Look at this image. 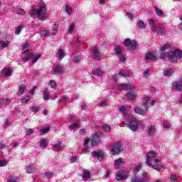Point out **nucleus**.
Wrapping results in <instances>:
<instances>
[{
	"instance_id": "nucleus-1",
	"label": "nucleus",
	"mask_w": 182,
	"mask_h": 182,
	"mask_svg": "<svg viewBox=\"0 0 182 182\" xmlns=\"http://www.w3.org/2000/svg\"><path fill=\"white\" fill-rule=\"evenodd\" d=\"M31 18H39L41 21H43L48 18V9L45 2L41 1L38 6V9H34L30 11Z\"/></svg>"
},
{
	"instance_id": "nucleus-2",
	"label": "nucleus",
	"mask_w": 182,
	"mask_h": 182,
	"mask_svg": "<svg viewBox=\"0 0 182 182\" xmlns=\"http://www.w3.org/2000/svg\"><path fill=\"white\" fill-rule=\"evenodd\" d=\"M168 60L171 63H178L180 59H182V50L176 49L174 51L168 53Z\"/></svg>"
},
{
	"instance_id": "nucleus-3",
	"label": "nucleus",
	"mask_w": 182,
	"mask_h": 182,
	"mask_svg": "<svg viewBox=\"0 0 182 182\" xmlns=\"http://www.w3.org/2000/svg\"><path fill=\"white\" fill-rule=\"evenodd\" d=\"M124 46L129 48L130 50H134L136 48H137V41H136V40L127 38L124 40Z\"/></svg>"
},
{
	"instance_id": "nucleus-4",
	"label": "nucleus",
	"mask_w": 182,
	"mask_h": 182,
	"mask_svg": "<svg viewBox=\"0 0 182 182\" xmlns=\"http://www.w3.org/2000/svg\"><path fill=\"white\" fill-rule=\"evenodd\" d=\"M157 154L154 151H149L146 154V164L149 166V167H151V161H153L154 159H156Z\"/></svg>"
},
{
	"instance_id": "nucleus-5",
	"label": "nucleus",
	"mask_w": 182,
	"mask_h": 182,
	"mask_svg": "<svg viewBox=\"0 0 182 182\" xmlns=\"http://www.w3.org/2000/svg\"><path fill=\"white\" fill-rule=\"evenodd\" d=\"M120 151H122V143L117 142L114 144V146L111 149V154L112 156H116V154H119Z\"/></svg>"
},
{
	"instance_id": "nucleus-6",
	"label": "nucleus",
	"mask_w": 182,
	"mask_h": 182,
	"mask_svg": "<svg viewBox=\"0 0 182 182\" xmlns=\"http://www.w3.org/2000/svg\"><path fill=\"white\" fill-rule=\"evenodd\" d=\"M90 141L92 147L97 146V144H100V134L97 133L93 134L91 137Z\"/></svg>"
},
{
	"instance_id": "nucleus-7",
	"label": "nucleus",
	"mask_w": 182,
	"mask_h": 182,
	"mask_svg": "<svg viewBox=\"0 0 182 182\" xmlns=\"http://www.w3.org/2000/svg\"><path fill=\"white\" fill-rule=\"evenodd\" d=\"M129 129L132 132H136L139 129V122L136 120H129Z\"/></svg>"
},
{
	"instance_id": "nucleus-8",
	"label": "nucleus",
	"mask_w": 182,
	"mask_h": 182,
	"mask_svg": "<svg viewBox=\"0 0 182 182\" xmlns=\"http://www.w3.org/2000/svg\"><path fill=\"white\" fill-rule=\"evenodd\" d=\"M174 90H177L178 92L182 91V79L176 80L172 85Z\"/></svg>"
},
{
	"instance_id": "nucleus-9",
	"label": "nucleus",
	"mask_w": 182,
	"mask_h": 182,
	"mask_svg": "<svg viewBox=\"0 0 182 182\" xmlns=\"http://www.w3.org/2000/svg\"><path fill=\"white\" fill-rule=\"evenodd\" d=\"M92 56L93 59L95 60H100V51H99V48L97 47H94L92 49Z\"/></svg>"
},
{
	"instance_id": "nucleus-10",
	"label": "nucleus",
	"mask_w": 182,
	"mask_h": 182,
	"mask_svg": "<svg viewBox=\"0 0 182 182\" xmlns=\"http://www.w3.org/2000/svg\"><path fill=\"white\" fill-rule=\"evenodd\" d=\"M127 178V175L124 173V171L118 172L116 174V180H117L118 181H122L123 180H126Z\"/></svg>"
},
{
	"instance_id": "nucleus-11",
	"label": "nucleus",
	"mask_w": 182,
	"mask_h": 182,
	"mask_svg": "<svg viewBox=\"0 0 182 182\" xmlns=\"http://www.w3.org/2000/svg\"><path fill=\"white\" fill-rule=\"evenodd\" d=\"M145 59L146 60H156L157 59V55H156V52L148 53L145 56Z\"/></svg>"
},
{
	"instance_id": "nucleus-12",
	"label": "nucleus",
	"mask_w": 182,
	"mask_h": 182,
	"mask_svg": "<svg viewBox=\"0 0 182 182\" xmlns=\"http://www.w3.org/2000/svg\"><path fill=\"white\" fill-rule=\"evenodd\" d=\"M92 157H97V160H100V161H102L103 160V152L102 151H92Z\"/></svg>"
},
{
	"instance_id": "nucleus-13",
	"label": "nucleus",
	"mask_w": 182,
	"mask_h": 182,
	"mask_svg": "<svg viewBox=\"0 0 182 182\" xmlns=\"http://www.w3.org/2000/svg\"><path fill=\"white\" fill-rule=\"evenodd\" d=\"M54 73H62L63 72V67L60 64H57L53 67Z\"/></svg>"
},
{
	"instance_id": "nucleus-14",
	"label": "nucleus",
	"mask_w": 182,
	"mask_h": 182,
	"mask_svg": "<svg viewBox=\"0 0 182 182\" xmlns=\"http://www.w3.org/2000/svg\"><path fill=\"white\" fill-rule=\"evenodd\" d=\"M92 75L97 76V77H102V76H105V72L100 69H95L92 70Z\"/></svg>"
},
{
	"instance_id": "nucleus-15",
	"label": "nucleus",
	"mask_w": 182,
	"mask_h": 182,
	"mask_svg": "<svg viewBox=\"0 0 182 182\" xmlns=\"http://www.w3.org/2000/svg\"><path fill=\"white\" fill-rule=\"evenodd\" d=\"M56 56H57V58H58V59L60 60H62V59H63V58H65L66 56V53H65V50H63V49L58 50Z\"/></svg>"
},
{
	"instance_id": "nucleus-16",
	"label": "nucleus",
	"mask_w": 182,
	"mask_h": 182,
	"mask_svg": "<svg viewBox=\"0 0 182 182\" xmlns=\"http://www.w3.org/2000/svg\"><path fill=\"white\" fill-rule=\"evenodd\" d=\"M146 132L149 136H154V134L156 133V127L153 125H150L148 127Z\"/></svg>"
},
{
	"instance_id": "nucleus-17",
	"label": "nucleus",
	"mask_w": 182,
	"mask_h": 182,
	"mask_svg": "<svg viewBox=\"0 0 182 182\" xmlns=\"http://www.w3.org/2000/svg\"><path fill=\"white\" fill-rule=\"evenodd\" d=\"M132 87H133V85L132 84L123 83L119 85V90H130Z\"/></svg>"
},
{
	"instance_id": "nucleus-18",
	"label": "nucleus",
	"mask_w": 182,
	"mask_h": 182,
	"mask_svg": "<svg viewBox=\"0 0 182 182\" xmlns=\"http://www.w3.org/2000/svg\"><path fill=\"white\" fill-rule=\"evenodd\" d=\"M143 178H139V182H149L150 181V178L149 177V173L146 172H143L142 173Z\"/></svg>"
},
{
	"instance_id": "nucleus-19",
	"label": "nucleus",
	"mask_w": 182,
	"mask_h": 182,
	"mask_svg": "<svg viewBox=\"0 0 182 182\" xmlns=\"http://www.w3.org/2000/svg\"><path fill=\"white\" fill-rule=\"evenodd\" d=\"M84 175L82 176V178L84 180V181H90V173L87 171H83Z\"/></svg>"
},
{
	"instance_id": "nucleus-20",
	"label": "nucleus",
	"mask_w": 182,
	"mask_h": 182,
	"mask_svg": "<svg viewBox=\"0 0 182 182\" xmlns=\"http://www.w3.org/2000/svg\"><path fill=\"white\" fill-rule=\"evenodd\" d=\"M173 73H174V69L169 68L165 70L164 76H173Z\"/></svg>"
},
{
	"instance_id": "nucleus-21",
	"label": "nucleus",
	"mask_w": 182,
	"mask_h": 182,
	"mask_svg": "<svg viewBox=\"0 0 182 182\" xmlns=\"http://www.w3.org/2000/svg\"><path fill=\"white\" fill-rule=\"evenodd\" d=\"M134 111L137 114H141V116H144V110H143V109H141L139 107H135L134 109Z\"/></svg>"
},
{
	"instance_id": "nucleus-22",
	"label": "nucleus",
	"mask_w": 182,
	"mask_h": 182,
	"mask_svg": "<svg viewBox=\"0 0 182 182\" xmlns=\"http://www.w3.org/2000/svg\"><path fill=\"white\" fill-rule=\"evenodd\" d=\"M152 168L154 170H156V171H159V172H161L164 170V167H163V166L160 164L154 165V166H152Z\"/></svg>"
},
{
	"instance_id": "nucleus-23",
	"label": "nucleus",
	"mask_w": 182,
	"mask_h": 182,
	"mask_svg": "<svg viewBox=\"0 0 182 182\" xmlns=\"http://www.w3.org/2000/svg\"><path fill=\"white\" fill-rule=\"evenodd\" d=\"M114 53L117 56H120L123 55L122 47L117 46L114 48Z\"/></svg>"
},
{
	"instance_id": "nucleus-24",
	"label": "nucleus",
	"mask_w": 182,
	"mask_h": 182,
	"mask_svg": "<svg viewBox=\"0 0 182 182\" xmlns=\"http://www.w3.org/2000/svg\"><path fill=\"white\" fill-rule=\"evenodd\" d=\"M1 73L3 75H5V76H11V75H12V72L11 71V69L9 68H4L3 69V70L1 71Z\"/></svg>"
},
{
	"instance_id": "nucleus-25",
	"label": "nucleus",
	"mask_w": 182,
	"mask_h": 182,
	"mask_svg": "<svg viewBox=\"0 0 182 182\" xmlns=\"http://www.w3.org/2000/svg\"><path fill=\"white\" fill-rule=\"evenodd\" d=\"M127 97L129 99V100H132V99H134V97H136V94H134V92L133 91H129L127 93Z\"/></svg>"
},
{
	"instance_id": "nucleus-26",
	"label": "nucleus",
	"mask_w": 182,
	"mask_h": 182,
	"mask_svg": "<svg viewBox=\"0 0 182 182\" xmlns=\"http://www.w3.org/2000/svg\"><path fill=\"white\" fill-rule=\"evenodd\" d=\"M49 90L48 88H46L43 92V100H49Z\"/></svg>"
},
{
	"instance_id": "nucleus-27",
	"label": "nucleus",
	"mask_w": 182,
	"mask_h": 182,
	"mask_svg": "<svg viewBox=\"0 0 182 182\" xmlns=\"http://www.w3.org/2000/svg\"><path fill=\"white\" fill-rule=\"evenodd\" d=\"M154 9L157 16H163V15H164V12L162 11V10L160 9L159 7L155 6Z\"/></svg>"
},
{
	"instance_id": "nucleus-28",
	"label": "nucleus",
	"mask_w": 182,
	"mask_h": 182,
	"mask_svg": "<svg viewBox=\"0 0 182 182\" xmlns=\"http://www.w3.org/2000/svg\"><path fill=\"white\" fill-rule=\"evenodd\" d=\"M149 100H150V98L149 97H146L143 100V106L144 107L145 110H147L149 109V107L147 105H149Z\"/></svg>"
},
{
	"instance_id": "nucleus-29",
	"label": "nucleus",
	"mask_w": 182,
	"mask_h": 182,
	"mask_svg": "<svg viewBox=\"0 0 182 182\" xmlns=\"http://www.w3.org/2000/svg\"><path fill=\"white\" fill-rule=\"evenodd\" d=\"M26 89V87L25 86V84H22L19 89H18V95H19L20 96L21 95H23V92H25V90Z\"/></svg>"
},
{
	"instance_id": "nucleus-30",
	"label": "nucleus",
	"mask_w": 182,
	"mask_h": 182,
	"mask_svg": "<svg viewBox=\"0 0 182 182\" xmlns=\"http://www.w3.org/2000/svg\"><path fill=\"white\" fill-rule=\"evenodd\" d=\"M166 28L161 27L158 28L156 30V33H159V35H166Z\"/></svg>"
},
{
	"instance_id": "nucleus-31",
	"label": "nucleus",
	"mask_w": 182,
	"mask_h": 182,
	"mask_svg": "<svg viewBox=\"0 0 182 182\" xmlns=\"http://www.w3.org/2000/svg\"><path fill=\"white\" fill-rule=\"evenodd\" d=\"M40 146L43 148L45 149L48 146V140L46 139L43 138L41 141Z\"/></svg>"
},
{
	"instance_id": "nucleus-32",
	"label": "nucleus",
	"mask_w": 182,
	"mask_h": 182,
	"mask_svg": "<svg viewBox=\"0 0 182 182\" xmlns=\"http://www.w3.org/2000/svg\"><path fill=\"white\" fill-rule=\"evenodd\" d=\"M31 100L29 95H26L21 99V103H27Z\"/></svg>"
},
{
	"instance_id": "nucleus-33",
	"label": "nucleus",
	"mask_w": 182,
	"mask_h": 182,
	"mask_svg": "<svg viewBox=\"0 0 182 182\" xmlns=\"http://www.w3.org/2000/svg\"><path fill=\"white\" fill-rule=\"evenodd\" d=\"M65 12L68 14V15H72V14H73V9L72 7H70V6H65Z\"/></svg>"
},
{
	"instance_id": "nucleus-34",
	"label": "nucleus",
	"mask_w": 182,
	"mask_h": 182,
	"mask_svg": "<svg viewBox=\"0 0 182 182\" xmlns=\"http://www.w3.org/2000/svg\"><path fill=\"white\" fill-rule=\"evenodd\" d=\"M137 26L139 28V29H144L146 28V24H144V22L141 20L138 21Z\"/></svg>"
},
{
	"instance_id": "nucleus-35",
	"label": "nucleus",
	"mask_w": 182,
	"mask_h": 182,
	"mask_svg": "<svg viewBox=\"0 0 182 182\" xmlns=\"http://www.w3.org/2000/svg\"><path fill=\"white\" fill-rule=\"evenodd\" d=\"M26 171L28 174H33V173H35V171H36L35 167L27 166Z\"/></svg>"
},
{
	"instance_id": "nucleus-36",
	"label": "nucleus",
	"mask_w": 182,
	"mask_h": 182,
	"mask_svg": "<svg viewBox=\"0 0 182 182\" xmlns=\"http://www.w3.org/2000/svg\"><path fill=\"white\" fill-rule=\"evenodd\" d=\"M169 179L171 182H178V178L176 175H171Z\"/></svg>"
},
{
	"instance_id": "nucleus-37",
	"label": "nucleus",
	"mask_w": 182,
	"mask_h": 182,
	"mask_svg": "<svg viewBox=\"0 0 182 182\" xmlns=\"http://www.w3.org/2000/svg\"><path fill=\"white\" fill-rule=\"evenodd\" d=\"M0 45L1 46V49H4V48H8V46L9 45V42L0 41Z\"/></svg>"
},
{
	"instance_id": "nucleus-38",
	"label": "nucleus",
	"mask_w": 182,
	"mask_h": 182,
	"mask_svg": "<svg viewBox=\"0 0 182 182\" xmlns=\"http://www.w3.org/2000/svg\"><path fill=\"white\" fill-rule=\"evenodd\" d=\"M118 75H119V76H123V77H127L130 76V73H126V72H124V71H121V72H119V73H118Z\"/></svg>"
},
{
	"instance_id": "nucleus-39",
	"label": "nucleus",
	"mask_w": 182,
	"mask_h": 182,
	"mask_svg": "<svg viewBox=\"0 0 182 182\" xmlns=\"http://www.w3.org/2000/svg\"><path fill=\"white\" fill-rule=\"evenodd\" d=\"M8 182H18V177L10 176L7 179Z\"/></svg>"
},
{
	"instance_id": "nucleus-40",
	"label": "nucleus",
	"mask_w": 182,
	"mask_h": 182,
	"mask_svg": "<svg viewBox=\"0 0 182 182\" xmlns=\"http://www.w3.org/2000/svg\"><path fill=\"white\" fill-rule=\"evenodd\" d=\"M122 163H123V161H122V159H116L114 162L115 167H118L117 166H121Z\"/></svg>"
},
{
	"instance_id": "nucleus-41",
	"label": "nucleus",
	"mask_w": 182,
	"mask_h": 182,
	"mask_svg": "<svg viewBox=\"0 0 182 182\" xmlns=\"http://www.w3.org/2000/svg\"><path fill=\"white\" fill-rule=\"evenodd\" d=\"M1 102H3V105H5L6 106H9V103H11V100H9V98L1 99Z\"/></svg>"
},
{
	"instance_id": "nucleus-42",
	"label": "nucleus",
	"mask_w": 182,
	"mask_h": 182,
	"mask_svg": "<svg viewBox=\"0 0 182 182\" xmlns=\"http://www.w3.org/2000/svg\"><path fill=\"white\" fill-rule=\"evenodd\" d=\"M33 58V54H30L29 55L26 56L24 58L22 59L23 62H28L29 59H32Z\"/></svg>"
},
{
	"instance_id": "nucleus-43",
	"label": "nucleus",
	"mask_w": 182,
	"mask_h": 182,
	"mask_svg": "<svg viewBox=\"0 0 182 182\" xmlns=\"http://www.w3.org/2000/svg\"><path fill=\"white\" fill-rule=\"evenodd\" d=\"M170 48V44H164L162 47L160 48V50L164 51L167 50Z\"/></svg>"
},
{
	"instance_id": "nucleus-44",
	"label": "nucleus",
	"mask_w": 182,
	"mask_h": 182,
	"mask_svg": "<svg viewBox=\"0 0 182 182\" xmlns=\"http://www.w3.org/2000/svg\"><path fill=\"white\" fill-rule=\"evenodd\" d=\"M141 169V164L138 165L134 169V173L136 174Z\"/></svg>"
},
{
	"instance_id": "nucleus-45",
	"label": "nucleus",
	"mask_w": 182,
	"mask_h": 182,
	"mask_svg": "<svg viewBox=\"0 0 182 182\" xmlns=\"http://www.w3.org/2000/svg\"><path fill=\"white\" fill-rule=\"evenodd\" d=\"M102 129L104 130H105V132L107 133H109V132H110V127L109 125H107V124H103L102 125Z\"/></svg>"
},
{
	"instance_id": "nucleus-46",
	"label": "nucleus",
	"mask_w": 182,
	"mask_h": 182,
	"mask_svg": "<svg viewBox=\"0 0 182 182\" xmlns=\"http://www.w3.org/2000/svg\"><path fill=\"white\" fill-rule=\"evenodd\" d=\"M90 141V140L89 139H85V142H84V150L85 151H87V144H89V142Z\"/></svg>"
},
{
	"instance_id": "nucleus-47",
	"label": "nucleus",
	"mask_w": 182,
	"mask_h": 182,
	"mask_svg": "<svg viewBox=\"0 0 182 182\" xmlns=\"http://www.w3.org/2000/svg\"><path fill=\"white\" fill-rule=\"evenodd\" d=\"M82 60V58L79 57L78 55H75L74 57V63H79Z\"/></svg>"
},
{
	"instance_id": "nucleus-48",
	"label": "nucleus",
	"mask_w": 182,
	"mask_h": 182,
	"mask_svg": "<svg viewBox=\"0 0 182 182\" xmlns=\"http://www.w3.org/2000/svg\"><path fill=\"white\" fill-rule=\"evenodd\" d=\"M45 176L46 178H52L53 177V173L52 172H46Z\"/></svg>"
},
{
	"instance_id": "nucleus-49",
	"label": "nucleus",
	"mask_w": 182,
	"mask_h": 182,
	"mask_svg": "<svg viewBox=\"0 0 182 182\" xmlns=\"http://www.w3.org/2000/svg\"><path fill=\"white\" fill-rule=\"evenodd\" d=\"M78 124H79V122H76L73 124H71L70 125H69V129H75V128L77 127Z\"/></svg>"
},
{
	"instance_id": "nucleus-50",
	"label": "nucleus",
	"mask_w": 182,
	"mask_h": 182,
	"mask_svg": "<svg viewBox=\"0 0 182 182\" xmlns=\"http://www.w3.org/2000/svg\"><path fill=\"white\" fill-rule=\"evenodd\" d=\"M49 130H50L49 127H47V128H45V129H41L40 130V132H41V133L42 134H46V133H48V132H49Z\"/></svg>"
},
{
	"instance_id": "nucleus-51",
	"label": "nucleus",
	"mask_w": 182,
	"mask_h": 182,
	"mask_svg": "<svg viewBox=\"0 0 182 182\" xmlns=\"http://www.w3.org/2000/svg\"><path fill=\"white\" fill-rule=\"evenodd\" d=\"M22 31V27L21 26H18L16 29V35H19V33H21V32Z\"/></svg>"
},
{
	"instance_id": "nucleus-52",
	"label": "nucleus",
	"mask_w": 182,
	"mask_h": 182,
	"mask_svg": "<svg viewBox=\"0 0 182 182\" xmlns=\"http://www.w3.org/2000/svg\"><path fill=\"white\" fill-rule=\"evenodd\" d=\"M49 85L51 86L53 89H55V87H56V82L54 80H50Z\"/></svg>"
},
{
	"instance_id": "nucleus-53",
	"label": "nucleus",
	"mask_w": 182,
	"mask_h": 182,
	"mask_svg": "<svg viewBox=\"0 0 182 182\" xmlns=\"http://www.w3.org/2000/svg\"><path fill=\"white\" fill-rule=\"evenodd\" d=\"M31 134H33V129H27L26 136H31Z\"/></svg>"
},
{
	"instance_id": "nucleus-54",
	"label": "nucleus",
	"mask_w": 182,
	"mask_h": 182,
	"mask_svg": "<svg viewBox=\"0 0 182 182\" xmlns=\"http://www.w3.org/2000/svg\"><path fill=\"white\" fill-rule=\"evenodd\" d=\"M73 31H75V26L74 25L70 26V28L68 30V33H70V34L73 33Z\"/></svg>"
},
{
	"instance_id": "nucleus-55",
	"label": "nucleus",
	"mask_w": 182,
	"mask_h": 182,
	"mask_svg": "<svg viewBox=\"0 0 182 182\" xmlns=\"http://www.w3.org/2000/svg\"><path fill=\"white\" fill-rule=\"evenodd\" d=\"M18 15H25V10L22 9H19L17 10Z\"/></svg>"
},
{
	"instance_id": "nucleus-56",
	"label": "nucleus",
	"mask_w": 182,
	"mask_h": 182,
	"mask_svg": "<svg viewBox=\"0 0 182 182\" xmlns=\"http://www.w3.org/2000/svg\"><path fill=\"white\" fill-rule=\"evenodd\" d=\"M106 105H107V100H103L102 102H101L99 105L100 106V107H105V106H106Z\"/></svg>"
},
{
	"instance_id": "nucleus-57",
	"label": "nucleus",
	"mask_w": 182,
	"mask_h": 182,
	"mask_svg": "<svg viewBox=\"0 0 182 182\" xmlns=\"http://www.w3.org/2000/svg\"><path fill=\"white\" fill-rule=\"evenodd\" d=\"M118 58L119 59V62H124V60H126V58H124V55H123V54H121V55H118Z\"/></svg>"
},
{
	"instance_id": "nucleus-58",
	"label": "nucleus",
	"mask_w": 182,
	"mask_h": 182,
	"mask_svg": "<svg viewBox=\"0 0 182 182\" xmlns=\"http://www.w3.org/2000/svg\"><path fill=\"white\" fill-rule=\"evenodd\" d=\"M7 164L6 161H0V167H5Z\"/></svg>"
},
{
	"instance_id": "nucleus-59",
	"label": "nucleus",
	"mask_w": 182,
	"mask_h": 182,
	"mask_svg": "<svg viewBox=\"0 0 182 182\" xmlns=\"http://www.w3.org/2000/svg\"><path fill=\"white\" fill-rule=\"evenodd\" d=\"M149 26H154V25H156V23L154 22V20L153 19H149Z\"/></svg>"
},
{
	"instance_id": "nucleus-60",
	"label": "nucleus",
	"mask_w": 182,
	"mask_h": 182,
	"mask_svg": "<svg viewBox=\"0 0 182 182\" xmlns=\"http://www.w3.org/2000/svg\"><path fill=\"white\" fill-rule=\"evenodd\" d=\"M39 109H40L39 107H36V106L31 107L32 112H36V113L39 112Z\"/></svg>"
},
{
	"instance_id": "nucleus-61",
	"label": "nucleus",
	"mask_w": 182,
	"mask_h": 182,
	"mask_svg": "<svg viewBox=\"0 0 182 182\" xmlns=\"http://www.w3.org/2000/svg\"><path fill=\"white\" fill-rule=\"evenodd\" d=\"M45 38H48V36H50V31L49 30H46L44 33Z\"/></svg>"
},
{
	"instance_id": "nucleus-62",
	"label": "nucleus",
	"mask_w": 182,
	"mask_h": 182,
	"mask_svg": "<svg viewBox=\"0 0 182 182\" xmlns=\"http://www.w3.org/2000/svg\"><path fill=\"white\" fill-rule=\"evenodd\" d=\"M149 73H150V70L149 69L145 70L144 72V77H147V75H149Z\"/></svg>"
},
{
	"instance_id": "nucleus-63",
	"label": "nucleus",
	"mask_w": 182,
	"mask_h": 182,
	"mask_svg": "<svg viewBox=\"0 0 182 182\" xmlns=\"http://www.w3.org/2000/svg\"><path fill=\"white\" fill-rule=\"evenodd\" d=\"M179 19H180V21H181V22L178 25V29H180V31H182V16H180Z\"/></svg>"
},
{
	"instance_id": "nucleus-64",
	"label": "nucleus",
	"mask_w": 182,
	"mask_h": 182,
	"mask_svg": "<svg viewBox=\"0 0 182 182\" xmlns=\"http://www.w3.org/2000/svg\"><path fill=\"white\" fill-rule=\"evenodd\" d=\"M132 182H140V178L134 177L132 179Z\"/></svg>"
}]
</instances>
